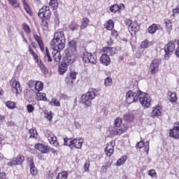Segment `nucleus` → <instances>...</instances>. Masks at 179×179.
<instances>
[{"label":"nucleus","mask_w":179,"mask_h":179,"mask_svg":"<svg viewBox=\"0 0 179 179\" xmlns=\"http://www.w3.org/2000/svg\"><path fill=\"white\" fill-rule=\"evenodd\" d=\"M162 106H157L152 108V117H160L162 115Z\"/></svg>","instance_id":"21"},{"label":"nucleus","mask_w":179,"mask_h":179,"mask_svg":"<svg viewBox=\"0 0 179 179\" xmlns=\"http://www.w3.org/2000/svg\"><path fill=\"white\" fill-rule=\"evenodd\" d=\"M28 136H29V138H31L33 139H37V136H38V135L37 134V130L36 129H29Z\"/></svg>","instance_id":"28"},{"label":"nucleus","mask_w":179,"mask_h":179,"mask_svg":"<svg viewBox=\"0 0 179 179\" xmlns=\"http://www.w3.org/2000/svg\"><path fill=\"white\" fill-rule=\"evenodd\" d=\"M69 51H71V52H76V47H77V43L76 41H71L69 43Z\"/></svg>","instance_id":"26"},{"label":"nucleus","mask_w":179,"mask_h":179,"mask_svg":"<svg viewBox=\"0 0 179 179\" xmlns=\"http://www.w3.org/2000/svg\"><path fill=\"white\" fill-rule=\"evenodd\" d=\"M90 166V164L88 162H85L84 165V171H89V167Z\"/></svg>","instance_id":"60"},{"label":"nucleus","mask_w":179,"mask_h":179,"mask_svg":"<svg viewBox=\"0 0 179 179\" xmlns=\"http://www.w3.org/2000/svg\"><path fill=\"white\" fill-rule=\"evenodd\" d=\"M11 89L13 93H15L16 96L22 93V87H20V83L19 81L13 80L11 83Z\"/></svg>","instance_id":"13"},{"label":"nucleus","mask_w":179,"mask_h":179,"mask_svg":"<svg viewBox=\"0 0 179 179\" xmlns=\"http://www.w3.org/2000/svg\"><path fill=\"white\" fill-rule=\"evenodd\" d=\"M57 179H66L68 178V172L62 171L57 174Z\"/></svg>","instance_id":"43"},{"label":"nucleus","mask_w":179,"mask_h":179,"mask_svg":"<svg viewBox=\"0 0 179 179\" xmlns=\"http://www.w3.org/2000/svg\"><path fill=\"white\" fill-rule=\"evenodd\" d=\"M139 100V91L138 94L129 91L126 94V101L128 104H131V103H135V101H138Z\"/></svg>","instance_id":"8"},{"label":"nucleus","mask_w":179,"mask_h":179,"mask_svg":"<svg viewBox=\"0 0 179 179\" xmlns=\"http://www.w3.org/2000/svg\"><path fill=\"white\" fill-rule=\"evenodd\" d=\"M29 87L31 89V87H36V81L34 80H29L28 83Z\"/></svg>","instance_id":"59"},{"label":"nucleus","mask_w":179,"mask_h":179,"mask_svg":"<svg viewBox=\"0 0 179 179\" xmlns=\"http://www.w3.org/2000/svg\"><path fill=\"white\" fill-rule=\"evenodd\" d=\"M6 106L10 110H15V108H16V103L12 101H7L6 102Z\"/></svg>","instance_id":"37"},{"label":"nucleus","mask_w":179,"mask_h":179,"mask_svg":"<svg viewBox=\"0 0 179 179\" xmlns=\"http://www.w3.org/2000/svg\"><path fill=\"white\" fill-rule=\"evenodd\" d=\"M83 145V140L76 139L73 140V145L76 149H82V145Z\"/></svg>","instance_id":"24"},{"label":"nucleus","mask_w":179,"mask_h":179,"mask_svg":"<svg viewBox=\"0 0 179 179\" xmlns=\"http://www.w3.org/2000/svg\"><path fill=\"white\" fill-rule=\"evenodd\" d=\"M8 2L13 8H19V6H20L17 0H8Z\"/></svg>","instance_id":"47"},{"label":"nucleus","mask_w":179,"mask_h":179,"mask_svg":"<svg viewBox=\"0 0 179 179\" xmlns=\"http://www.w3.org/2000/svg\"><path fill=\"white\" fill-rule=\"evenodd\" d=\"M27 162H28V164H29V167H33V166H34V161L33 160V158L29 157V158L27 159Z\"/></svg>","instance_id":"58"},{"label":"nucleus","mask_w":179,"mask_h":179,"mask_svg":"<svg viewBox=\"0 0 179 179\" xmlns=\"http://www.w3.org/2000/svg\"><path fill=\"white\" fill-rule=\"evenodd\" d=\"M66 63L64 64H62L61 65L59 66V75H64L65 73V72H66V71H68V67H66Z\"/></svg>","instance_id":"27"},{"label":"nucleus","mask_w":179,"mask_h":179,"mask_svg":"<svg viewBox=\"0 0 179 179\" xmlns=\"http://www.w3.org/2000/svg\"><path fill=\"white\" fill-rule=\"evenodd\" d=\"M46 136L48 138V141L50 142V145L52 146H58L59 143L57 141V137L52 134V133L49 134H46Z\"/></svg>","instance_id":"16"},{"label":"nucleus","mask_w":179,"mask_h":179,"mask_svg":"<svg viewBox=\"0 0 179 179\" xmlns=\"http://www.w3.org/2000/svg\"><path fill=\"white\" fill-rule=\"evenodd\" d=\"M83 61L85 64H92V65H96V64H97V56H96L94 53L92 54L85 52L83 56Z\"/></svg>","instance_id":"6"},{"label":"nucleus","mask_w":179,"mask_h":179,"mask_svg":"<svg viewBox=\"0 0 179 179\" xmlns=\"http://www.w3.org/2000/svg\"><path fill=\"white\" fill-rule=\"evenodd\" d=\"M41 27L44 31L48 30V19L44 18V20H42Z\"/></svg>","instance_id":"44"},{"label":"nucleus","mask_w":179,"mask_h":179,"mask_svg":"<svg viewBox=\"0 0 179 179\" xmlns=\"http://www.w3.org/2000/svg\"><path fill=\"white\" fill-rule=\"evenodd\" d=\"M89 22H90V20H88L87 17H85V18L83 19L82 23H81V25H80L81 30H83L84 29H86V27L87 26H89Z\"/></svg>","instance_id":"38"},{"label":"nucleus","mask_w":179,"mask_h":179,"mask_svg":"<svg viewBox=\"0 0 179 179\" xmlns=\"http://www.w3.org/2000/svg\"><path fill=\"white\" fill-rule=\"evenodd\" d=\"M38 157L40 160H45V158L44 157V155H38Z\"/></svg>","instance_id":"64"},{"label":"nucleus","mask_w":179,"mask_h":179,"mask_svg":"<svg viewBox=\"0 0 179 179\" xmlns=\"http://www.w3.org/2000/svg\"><path fill=\"white\" fill-rule=\"evenodd\" d=\"M76 58H78V52L69 51L64 59V63L67 65H71V64H73L76 61Z\"/></svg>","instance_id":"11"},{"label":"nucleus","mask_w":179,"mask_h":179,"mask_svg":"<svg viewBox=\"0 0 179 179\" xmlns=\"http://www.w3.org/2000/svg\"><path fill=\"white\" fill-rule=\"evenodd\" d=\"M5 177H6L5 172H1V168H0V179H5Z\"/></svg>","instance_id":"62"},{"label":"nucleus","mask_w":179,"mask_h":179,"mask_svg":"<svg viewBox=\"0 0 179 179\" xmlns=\"http://www.w3.org/2000/svg\"><path fill=\"white\" fill-rule=\"evenodd\" d=\"M178 13H179V4L175 8L173 9L172 16L173 17H176Z\"/></svg>","instance_id":"55"},{"label":"nucleus","mask_w":179,"mask_h":179,"mask_svg":"<svg viewBox=\"0 0 179 179\" xmlns=\"http://www.w3.org/2000/svg\"><path fill=\"white\" fill-rule=\"evenodd\" d=\"M78 75V72H76L75 70H70L69 73L67 74L65 82L67 83L69 86H73V82L76 80V76Z\"/></svg>","instance_id":"10"},{"label":"nucleus","mask_w":179,"mask_h":179,"mask_svg":"<svg viewBox=\"0 0 179 179\" xmlns=\"http://www.w3.org/2000/svg\"><path fill=\"white\" fill-rule=\"evenodd\" d=\"M159 65H160L159 60L156 59L152 60L150 66V72L151 75H155L159 72Z\"/></svg>","instance_id":"12"},{"label":"nucleus","mask_w":179,"mask_h":179,"mask_svg":"<svg viewBox=\"0 0 179 179\" xmlns=\"http://www.w3.org/2000/svg\"><path fill=\"white\" fill-rule=\"evenodd\" d=\"M110 35L113 36V37H115V38H117V37L118 36V32L115 30H113L110 32Z\"/></svg>","instance_id":"61"},{"label":"nucleus","mask_w":179,"mask_h":179,"mask_svg":"<svg viewBox=\"0 0 179 179\" xmlns=\"http://www.w3.org/2000/svg\"><path fill=\"white\" fill-rule=\"evenodd\" d=\"M115 145V141H112L109 143L107 144L106 148H105V152L106 153V155L110 157V156H112L114 153V146Z\"/></svg>","instance_id":"14"},{"label":"nucleus","mask_w":179,"mask_h":179,"mask_svg":"<svg viewBox=\"0 0 179 179\" xmlns=\"http://www.w3.org/2000/svg\"><path fill=\"white\" fill-rule=\"evenodd\" d=\"M73 140L71 138H69L68 137L64 138V146H69V148H71L73 146Z\"/></svg>","instance_id":"35"},{"label":"nucleus","mask_w":179,"mask_h":179,"mask_svg":"<svg viewBox=\"0 0 179 179\" xmlns=\"http://www.w3.org/2000/svg\"><path fill=\"white\" fill-rule=\"evenodd\" d=\"M123 120H125L126 122H132L134 121V114L127 113L124 115Z\"/></svg>","instance_id":"32"},{"label":"nucleus","mask_w":179,"mask_h":179,"mask_svg":"<svg viewBox=\"0 0 179 179\" xmlns=\"http://www.w3.org/2000/svg\"><path fill=\"white\" fill-rule=\"evenodd\" d=\"M157 30H159V27L156 24H152L151 26L148 27V29L150 34H155V33H156Z\"/></svg>","instance_id":"30"},{"label":"nucleus","mask_w":179,"mask_h":179,"mask_svg":"<svg viewBox=\"0 0 179 179\" xmlns=\"http://www.w3.org/2000/svg\"><path fill=\"white\" fill-rule=\"evenodd\" d=\"M35 148H36L37 150H39V152H41V153L43 154H47L50 152V147L43 143L36 144Z\"/></svg>","instance_id":"15"},{"label":"nucleus","mask_w":179,"mask_h":179,"mask_svg":"<svg viewBox=\"0 0 179 179\" xmlns=\"http://www.w3.org/2000/svg\"><path fill=\"white\" fill-rule=\"evenodd\" d=\"M169 136L174 139H179V126H175L170 130Z\"/></svg>","instance_id":"18"},{"label":"nucleus","mask_w":179,"mask_h":179,"mask_svg":"<svg viewBox=\"0 0 179 179\" xmlns=\"http://www.w3.org/2000/svg\"><path fill=\"white\" fill-rule=\"evenodd\" d=\"M79 29V24L78 23L72 22L71 24L69 26V29L71 31H76Z\"/></svg>","instance_id":"46"},{"label":"nucleus","mask_w":179,"mask_h":179,"mask_svg":"<svg viewBox=\"0 0 179 179\" xmlns=\"http://www.w3.org/2000/svg\"><path fill=\"white\" fill-rule=\"evenodd\" d=\"M61 51H62V50L58 49V50H53V51L52 52L55 62H59L61 61V58H62Z\"/></svg>","instance_id":"20"},{"label":"nucleus","mask_w":179,"mask_h":179,"mask_svg":"<svg viewBox=\"0 0 179 179\" xmlns=\"http://www.w3.org/2000/svg\"><path fill=\"white\" fill-rule=\"evenodd\" d=\"M28 50H29V54H31V55H32L34 61H35V62H38V61H40V59L38 58V55H37V53H36V52H34V50H33V48H31V45H29Z\"/></svg>","instance_id":"23"},{"label":"nucleus","mask_w":179,"mask_h":179,"mask_svg":"<svg viewBox=\"0 0 179 179\" xmlns=\"http://www.w3.org/2000/svg\"><path fill=\"white\" fill-rule=\"evenodd\" d=\"M165 26L167 31H171L173 30V24H171V21L170 20H165Z\"/></svg>","instance_id":"41"},{"label":"nucleus","mask_w":179,"mask_h":179,"mask_svg":"<svg viewBox=\"0 0 179 179\" xmlns=\"http://www.w3.org/2000/svg\"><path fill=\"white\" fill-rule=\"evenodd\" d=\"M121 124H122V120L120 117H117L114 122V126L115 127V131H113L114 135H121V134H124V132H127L128 131V127H121Z\"/></svg>","instance_id":"5"},{"label":"nucleus","mask_w":179,"mask_h":179,"mask_svg":"<svg viewBox=\"0 0 179 179\" xmlns=\"http://www.w3.org/2000/svg\"><path fill=\"white\" fill-rule=\"evenodd\" d=\"M128 29L129 31H134V33H136V31H139L141 27L139 26V24H138V21H131Z\"/></svg>","instance_id":"17"},{"label":"nucleus","mask_w":179,"mask_h":179,"mask_svg":"<svg viewBox=\"0 0 179 179\" xmlns=\"http://www.w3.org/2000/svg\"><path fill=\"white\" fill-rule=\"evenodd\" d=\"M45 117L49 121H52V113H51V111L45 112Z\"/></svg>","instance_id":"50"},{"label":"nucleus","mask_w":179,"mask_h":179,"mask_svg":"<svg viewBox=\"0 0 179 179\" xmlns=\"http://www.w3.org/2000/svg\"><path fill=\"white\" fill-rule=\"evenodd\" d=\"M52 103L54 104V106H55V107H59L61 106V103L59 102V101L55 99H52V101L50 102V104H51V106H52Z\"/></svg>","instance_id":"51"},{"label":"nucleus","mask_w":179,"mask_h":179,"mask_svg":"<svg viewBox=\"0 0 179 179\" xmlns=\"http://www.w3.org/2000/svg\"><path fill=\"white\" fill-rule=\"evenodd\" d=\"M141 48H143V49L148 48H149V42L146 40L141 42Z\"/></svg>","instance_id":"54"},{"label":"nucleus","mask_w":179,"mask_h":179,"mask_svg":"<svg viewBox=\"0 0 179 179\" xmlns=\"http://www.w3.org/2000/svg\"><path fill=\"white\" fill-rule=\"evenodd\" d=\"M137 148L138 149H142V148H144L145 152H146L147 155L149 153V141H147L145 142H143V141L138 142L136 145Z\"/></svg>","instance_id":"19"},{"label":"nucleus","mask_w":179,"mask_h":179,"mask_svg":"<svg viewBox=\"0 0 179 179\" xmlns=\"http://www.w3.org/2000/svg\"><path fill=\"white\" fill-rule=\"evenodd\" d=\"M110 10L113 13H115L116 12H118V10H120V6L117 4L113 5L112 6H110Z\"/></svg>","instance_id":"48"},{"label":"nucleus","mask_w":179,"mask_h":179,"mask_svg":"<svg viewBox=\"0 0 179 179\" xmlns=\"http://www.w3.org/2000/svg\"><path fill=\"white\" fill-rule=\"evenodd\" d=\"M8 166H16V164H15V160L13 159L12 161H10L8 162Z\"/></svg>","instance_id":"63"},{"label":"nucleus","mask_w":179,"mask_h":179,"mask_svg":"<svg viewBox=\"0 0 179 179\" xmlns=\"http://www.w3.org/2000/svg\"><path fill=\"white\" fill-rule=\"evenodd\" d=\"M44 87V85L41 83V81H36L35 84V90L37 92H41Z\"/></svg>","instance_id":"39"},{"label":"nucleus","mask_w":179,"mask_h":179,"mask_svg":"<svg viewBox=\"0 0 179 179\" xmlns=\"http://www.w3.org/2000/svg\"><path fill=\"white\" fill-rule=\"evenodd\" d=\"M168 95L170 96V101L171 103H177V93L176 92H168Z\"/></svg>","instance_id":"31"},{"label":"nucleus","mask_w":179,"mask_h":179,"mask_svg":"<svg viewBox=\"0 0 179 179\" xmlns=\"http://www.w3.org/2000/svg\"><path fill=\"white\" fill-rule=\"evenodd\" d=\"M36 64H38V66L40 68L41 71L43 72V73H47V67L45 65H44V63H43L41 60L36 62Z\"/></svg>","instance_id":"33"},{"label":"nucleus","mask_w":179,"mask_h":179,"mask_svg":"<svg viewBox=\"0 0 179 179\" xmlns=\"http://www.w3.org/2000/svg\"><path fill=\"white\" fill-rule=\"evenodd\" d=\"M38 15L41 19H43V17H44V19H50V17H51V10L50 9V6H43L39 10Z\"/></svg>","instance_id":"9"},{"label":"nucleus","mask_w":179,"mask_h":179,"mask_svg":"<svg viewBox=\"0 0 179 179\" xmlns=\"http://www.w3.org/2000/svg\"><path fill=\"white\" fill-rule=\"evenodd\" d=\"M27 109L28 113H33L34 111V106H33L31 104H29L27 106Z\"/></svg>","instance_id":"57"},{"label":"nucleus","mask_w":179,"mask_h":179,"mask_svg":"<svg viewBox=\"0 0 179 179\" xmlns=\"http://www.w3.org/2000/svg\"><path fill=\"white\" fill-rule=\"evenodd\" d=\"M36 97H37V100H38V101H48V99H47L45 93H43V92H38L36 93Z\"/></svg>","instance_id":"25"},{"label":"nucleus","mask_w":179,"mask_h":179,"mask_svg":"<svg viewBox=\"0 0 179 179\" xmlns=\"http://www.w3.org/2000/svg\"><path fill=\"white\" fill-rule=\"evenodd\" d=\"M14 163L16 164H22L24 162V157L23 155H18L13 159Z\"/></svg>","instance_id":"34"},{"label":"nucleus","mask_w":179,"mask_h":179,"mask_svg":"<svg viewBox=\"0 0 179 179\" xmlns=\"http://www.w3.org/2000/svg\"><path fill=\"white\" fill-rule=\"evenodd\" d=\"M176 50V45L173 43V42L171 41L167 45L164 46V49H162V52H165L164 58L165 59H169L170 58V55H171Z\"/></svg>","instance_id":"7"},{"label":"nucleus","mask_w":179,"mask_h":179,"mask_svg":"<svg viewBox=\"0 0 179 179\" xmlns=\"http://www.w3.org/2000/svg\"><path fill=\"white\" fill-rule=\"evenodd\" d=\"M148 176H150V177H152V178H155V177H156L157 174L156 173V171L155 169H150L148 171Z\"/></svg>","instance_id":"52"},{"label":"nucleus","mask_w":179,"mask_h":179,"mask_svg":"<svg viewBox=\"0 0 179 179\" xmlns=\"http://www.w3.org/2000/svg\"><path fill=\"white\" fill-rule=\"evenodd\" d=\"M105 27L106 30H113L114 29V22L112 20H109L106 22Z\"/></svg>","instance_id":"42"},{"label":"nucleus","mask_w":179,"mask_h":179,"mask_svg":"<svg viewBox=\"0 0 179 179\" xmlns=\"http://www.w3.org/2000/svg\"><path fill=\"white\" fill-rule=\"evenodd\" d=\"M49 5L52 10H55L58 8V0H50Z\"/></svg>","instance_id":"36"},{"label":"nucleus","mask_w":179,"mask_h":179,"mask_svg":"<svg viewBox=\"0 0 179 179\" xmlns=\"http://www.w3.org/2000/svg\"><path fill=\"white\" fill-rule=\"evenodd\" d=\"M96 89L91 88L85 94L82 95L81 100L83 104H85V106H87L88 107L92 106V100H94L96 97Z\"/></svg>","instance_id":"3"},{"label":"nucleus","mask_w":179,"mask_h":179,"mask_svg":"<svg viewBox=\"0 0 179 179\" xmlns=\"http://www.w3.org/2000/svg\"><path fill=\"white\" fill-rule=\"evenodd\" d=\"M24 9L27 12V13H28V15H32L31 10L30 9V6H29V4H25L24 6Z\"/></svg>","instance_id":"53"},{"label":"nucleus","mask_w":179,"mask_h":179,"mask_svg":"<svg viewBox=\"0 0 179 179\" xmlns=\"http://www.w3.org/2000/svg\"><path fill=\"white\" fill-rule=\"evenodd\" d=\"M34 38L35 41L38 43V46L40 47V49L42 51H44V43H43V40L41 39V38L38 36L37 34H34Z\"/></svg>","instance_id":"22"},{"label":"nucleus","mask_w":179,"mask_h":179,"mask_svg":"<svg viewBox=\"0 0 179 179\" xmlns=\"http://www.w3.org/2000/svg\"><path fill=\"white\" fill-rule=\"evenodd\" d=\"M113 82V80L111 79V78L108 77L105 79L104 81V85L106 87H108V86H111V83Z\"/></svg>","instance_id":"49"},{"label":"nucleus","mask_w":179,"mask_h":179,"mask_svg":"<svg viewBox=\"0 0 179 179\" xmlns=\"http://www.w3.org/2000/svg\"><path fill=\"white\" fill-rule=\"evenodd\" d=\"M127 159L128 157H127V155H123L120 159L117 161V166H122V164H125V162H127Z\"/></svg>","instance_id":"40"},{"label":"nucleus","mask_w":179,"mask_h":179,"mask_svg":"<svg viewBox=\"0 0 179 179\" xmlns=\"http://www.w3.org/2000/svg\"><path fill=\"white\" fill-rule=\"evenodd\" d=\"M117 50L115 48L106 47L103 48V54L101 55L99 61L102 65L108 66L111 62L110 59V55H115Z\"/></svg>","instance_id":"2"},{"label":"nucleus","mask_w":179,"mask_h":179,"mask_svg":"<svg viewBox=\"0 0 179 179\" xmlns=\"http://www.w3.org/2000/svg\"><path fill=\"white\" fill-rule=\"evenodd\" d=\"M50 44L52 50H64L65 48V35L64 31L55 33Z\"/></svg>","instance_id":"1"},{"label":"nucleus","mask_w":179,"mask_h":179,"mask_svg":"<svg viewBox=\"0 0 179 179\" xmlns=\"http://www.w3.org/2000/svg\"><path fill=\"white\" fill-rule=\"evenodd\" d=\"M22 29L26 34H30V33H31V29H30V27L26 23L23 24Z\"/></svg>","instance_id":"45"},{"label":"nucleus","mask_w":179,"mask_h":179,"mask_svg":"<svg viewBox=\"0 0 179 179\" xmlns=\"http://www.w3.org/2000/svg\"><path fill=\"white\" fill-rule=\"evenodd\" d=\"M44 61L45 62H52V58H51V55H50V51L48 50V48H45Z\"/></svg>","instance_id":"29"},{"label":"nucleus","mask_w":179,"mask_h":179,"mask_svg":"<svg viewBox=\"0 0 179 179\" xmlns=\"http://www.w3.org/2000/svg\"><path fill=\"white\" fill-rule=\"evenodd\" d=\"M30 173L32 176H36L37 174V168L35 166L30 167Z\"/></svg>","instance_id":"56"},{"label":"nucleus","mask_w":179,"mask_h":179,"mask_svg":"<svg viewBox=\"0 0 179 179\" xmlns=\"http://www.w3.org/2000/svg\"><path fill=\"white\" fill-rule=\"evenodd\" d=\"M138 100L144 108H149L150 107L152 99L148 93L139 91Z\"/></svg>","instance_id":"4"}]
</instances>
